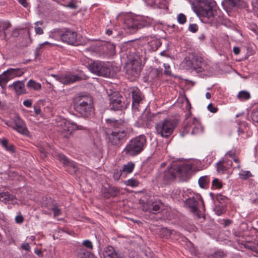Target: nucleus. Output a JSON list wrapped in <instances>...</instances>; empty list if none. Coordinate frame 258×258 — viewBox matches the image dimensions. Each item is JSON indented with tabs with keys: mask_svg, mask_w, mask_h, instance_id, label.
Returning <instances> with one entry per match:
<instances>
[{
	"mask_svg": "<svg viewBox=\"0 0 258 258\" xmlns=\"http://www.w3.org/2000/svg\"><path fill=\"white\" fill-rule=\"evenodd\" d=\"M196 171L189 161L176 163L164 171V177H184L191 176Z\"/></svg>",
	"mask_w": 258,
	"mask_h": 258,
	"instance_id": "obj_1",
	"label": "nucleus"
},
{
	"mask_svg": "<svg viewBox=\"0 0 258 258\" xmlns=\"http://www.w3.org/2000/svg\"><path fill=\"white\" fill-rule=\"evenodd\" d=\"M2 202L5 204L11 203L15 204L17 203L16 198L14 195L10 194L9 192H7V196H6L5 199L2 200Z\"/></svg>",
	"mask_w": 258,
	"mask_h": 258,
	"instance_id": "obj_29",
	"label": "nucleus"
},
{
	"mask_svg": "<svg viewBox=\"0 0 258 258\" xmlns=\"http://www.w3.org/2000/svg\"><path fill=\"white\" fill-rule=\"evenodd\" d=\"M23 104L28 107H31L32 105V102L29 100H24L23 102Z\"/></svg>",
	"mask_w": 258,
	"mask_h": 258,
	"instance_id": "obj_57",
	"label": "nucleus"
},
{
	"mask_svg": "<svg viewBox=\"0 0 258 258\" xmlns=\"http://www.w3.org/2000/svg\"><path fill=\"white\" fill-rule=\"evenodd\" d=\"M214 211L217 215H221L226 211V206L224 205H217L214 208Z\"/></svg>",
	"mask_w": 258,
	"mask_h": 258,
	"instance_id": "obj_36",
	"label": "nucleus"
},
{
	"mask_svg": "<svg viewBox=\"0 0 258 258\" xmlns=\"http://www.w3.org/2000/svg\"><path fill=\"white\" fill-rule=\"evenodd\" d=\"M88 69L92 73L98 76L109 77L110 75V69L105 62L95 61L88 64Z\"/></svg>",
	"mask_w": 258,
	"mask_h": 258,
	"instance_id": "obj_10",
	"label": "nucleus"
},
{
	"mask_svg": "<svg viewBox=\"0 0 258 258\" xmlns=\"http://www.w3.org/2000/svg\"><path fill=\"white\" fill-rule=\"evenodd\" d=\"M93 100L91 96L80 94L74 98V108L76 112L86 117L90 116L93 110Z\"/></svg>",
	"mask_w": 258,
	"mask_h": 258,
	"instance_id": "obj_3",
	"label": "nucleus"
},
{
	"mask_svg": "<svg viewBox=\"0 0 258 258\" xmlns=\"http://www.w3.org/2000/svg\"><path fill=\"white\" fill-rule=\"evenodd\" d=\"M177 21L180 24H184L186 21V16L183 14H179L177 17Z\"/></svg>",
	"mask_w": 258,
	"mask_h": 258,
	"instance_id": "obj_45",
	"label": "nucleus"
},
{
	"mask_svg": "<svg viewBox=\"0 0 258 258\" xmlns=\"http://www.w3.org/2000/svg\"><path fill=\"white\" fill-rule=\"evenodd\" d=\"M138 18L137 17H133L130 15H126L124 18L123 24V28L128 32L133 33L138 30Z\"/></svg>",
	"mask_w": 258,
	"mask_h": 258,
	"instance_id": "obj_14",
	"label": "nucleus"
},
{
	"mask_svg": "<svg viewBox=\"0 0 258 258\" xmlns=\"http://www.w3.org/2000/svg\"><path fill=\"white\" fill-rule=\"evenodd\" d=\"M139 203L142 205V209L145 212H149L151 213L156 214L159 213L163 206V204L160 201H145L140 200Z\"/></svg>",
	"mask_w": 258,
	"mask_h": 258,
	"instance_id": "obj_12",
	"label": "nucleus"
},
{
	"mask_svg": "<svg viewBox=\"0 0 258 258\" xmlns=\"http://www.w3.org/2000/svg\"><path fill=\"white\" fill-rule=\"evenodd\" d=\"M83 244L86 247L89 248H92V244L90 240H86L83 242Z\"/></svg>",
	"mask_w": 258,
	"mask_h": 258,
	"instance_id": "obj_53",
	"label": "nucleus"
},
{
	"mask_svg": "<svg viewBox=\"0 0 258 258\" xmlns=\"http://www.w3.org/2000/svg\"><path fill=\"white\" fill-rule=\"evenodd\" d=\"M51 76L54 78L56 80L64 85H68L81 80V78L80 76L71 74H63L61 75L52 74Z\"/></svg>",
	"mask_w": 258,
	"mask_h": 258,
	"instance_id": "obj_16",
	"label": "nucleus"
},
{
	"mask_svg": "<svg viewBox=\"0 0 258 258\" xmlns=\"http://www.w3.org/2000/svg\"><path fill=\"white\" fill-rule=\"evenodd\" d=\"M78 258H94V255L83 248H80L77 254Z\"/></svg>",
	"mask_w": 258,
	"mask_h": 258,
	"instance_id": "obj_26",
	"label": "nucleus"
},
{
	"mask_svg": "<svg viewBox=\"0 0 258 258\" xmlns=\"http://www.w3.org/2000/svg\"><path fill=\"white\" fill-rule=\"evenodd\" d=\"M25 70L22 69L11 68L5 71L7 77L9 79V81L14 77L21 76L25 72Z\"/></svg>",
	"mask_w": 258,
	"mask_h": 258,
	"instance_id": "obj_21",
	"label": "nucleus"
},
{
	"mask_svg": "<svg viewBox=\"0 0 258 258\" xmlns=\"http://www.w3.org/2000/svg\"><path fill=\"white\" fill-rule=\"evenodd\" d=\"M21 248L27 251H29L31 249L28 243H22L21 245Z\"/></svg>",
	"mask_w": 258,
	"mask_h": 258,
	"instance_id": "obj_51",
	"label": "nucleus"
},
{
	"mask_svg": "<svg viewBox=\"0 0 258 258\" xmlns=\"http://www.w3.org/2000/svg\"><path fill=\"white\" fill-rule=\"evenodd\" d=\"M1 143L3 146L7 150L10 152L14 151V147L12 144H9L8 141L6 139L1 140Z\"/></svg>",
	"mask_w": 258,
	"mask_h": 258,
	"instance_id": "obj_34",
	"label": "nucleus"
},
{
	"mask_svg": "<svg viewBox=\"0 0 258 258\" xmlns=\"http://www.w3.org/2000/svg\"><path fill=\"white\" fill-rule=\"evenodd\" d=\"M175 126L176 123L173 120L165 119L157 123L155 127L158 135L167 138L172 134Z\"/></svg>",
	"mask_w": 258,
	"mask_h": 258,
	"instance_id": "obj_7",
	"label": "nucleus"
},
{
	"mask_svg": "<svg viewBox=\"0 0 258 258\" xmlns=\"http://www.w3.org/2000/svg\"><path fill=\"white\" fill-rule=\"evenodd\" d=\"M188 30L192 33H196L198 30V26L196 24H190L188 27Z\"/></svg>",
	"mask_w": 258,
	"mask_h": 258,
	"instance_id": "obj_49",
	"label": "nucleus"
},
{
	"mask_svg": "<svg viewBox=\"0 0 258 258\" xmlns=\"http://www.w3.org/2000/svg\"><path fill=\"white\" fill-rule=\"evenodd\" d=\"M212 186L216 188H221L222 187V182L219 180L218 178H214L212 182Z\"/></svg>",
	"mask_w": 258,
	"mask_h": 258,
	"instance_id": "obj_44",
	"label": "nucleus"
},
{
	"mask_svg": "<svg viewBox=\"0 0 258 258\" xmlns=\"http://www.w3.org/2000/svg\"><path fill=\"white\" fill-rule=\"evenodd\" d=\"M199 204V201L196 200L194 197L186 199L184 202L185 207L188 208L193 213H195L198 211Z\"/></svg>",
	"mask_w": 258,
	"mask_h": 258,
	"instance_id": "obj_22",
	"label": "nucleus"
},
{
	"mask_svg": "<svg viewBox=\"0 0 258 258\" xmlns=\"http://www.w3.org/2000/svg\"><path fill=\"white\" fill-rule=\"evenodd\" d=\"M147 59L146 53L144 54L136 55L134 58L126 64V73L134 80L140 76L141 70V62L143 60Z\"/></svg>",
	"mask_w": 258,
	"mask_h": 258,
	"instance_id": "obj_5",
	"label": "nucleus"
},
{
	"mask_svg": "<svg viewBox=\"0 0 258 258\" xmlns=\"http://www.w3.org/2000/svg\"><path fill=\"white\" fill-rule=\"evenodd\" d=\"M251 117L255 125H258V107L253 110Z\"/></svg>",
	"mask_w": 258,
	"mask_h": 258,
	"instance_id": "obj_43",
	"label": "nucleus"
},
{
	"mask_svg": "<svg viewBox=\"0 0 258 258\" xmlns=\"http://www.w3.org/2000/svg\"><path fill=\"white\" fill-rule=\"evenodd\" d=\"M208 110L212 113H216L217 111V108L213 105L212 103H210L208 106Z\"/></svg>",
	"mask_w": 258,
	"mask_h": 258,
	"instance_id": "obj_50",
	"label": "nucleus"
},
{
	"mask_svg": "<svg viewBox=\"0 0 258 258\" xmlns=\"http://www.w3.org/2000/svg\"><path fill=\"white\" fill-rule=\"evenodd\" d=\"M15 221L17 223L21 224L24 221V218L21 215H17L15 217Z\"/></svg>",
	"mask_w": 258,
	"mask_h": 258,
	"instance_id": "obj_52",
	"label": "nucleus"
},
{
	"mask_svg": "<svg viewBox=\"0 0 258 258\" xmlns=\"http://www.w3.org/2000/svg\"><path fill=\"white\" fill-rule=\"evenodd\" d=\"M110 107L114 110H118L121 109L122 97L117 92H113L110 96Z\"/></svg>",
	"mask_w": 258,
	"mask_h": 258,
	"instance_id": "obj_17",
	"label": "nucleus"
},
{
	"mask_svg": "<svg viewBox=\"0 0 258 258\" xmlns=\"http://www.w3.org/2000/svg\"><path fill=\"white\" fill-rule=\"evenodd\" d=\"M210 180L209 178H199L198 183L202 188H207L208 186Z\"/></svg>",
	"mask_w": 258,
	"mask_h": 258,
	"instance_id": "obj_40",
	"label": "nucleus"
},
{
	"mask_svg": "<svg viewBox=\"0 0 258 258\" xmlns=\"http://www.w3.org/2000/svg\"><path fill=\"white\" fill-rule=\"evenodd\" d=\"M104 258H120L117 253L113 247L111 246H108L106 247L104 252Z\"/></svg>",
	"mask_w": 258,
	"mask_h": 258,
	"instance_id": "obj_23",
	"label": "nucleus"
},
{
	"mask_svg": "<svg viewBox=\"0 0 258 258\" xmlns=\"http://www.w3.org/2000/svg\"><path fill=\"white\" fill-rule=\"evenodd\" d=\"M14 129L17 131L20 134L24 135H27L28 131L26 126L25 123L23 120L18 117L14 122Z\"/></svg>",
	"mask_w": 258,
	"mask_h": 258,
	"instance_id": "obj_19",
	"label": "nucleus"
},
{
	"mask_svg": "<svg viewBox=\"0 0 258 258\" xmlns=\"http://www.w3.org/2000/svg\"><path fill=\"white\" fill-rule=\"evenodd\" d=\"M57 157L59 161L66 167L67 170L71 173V174L75 173L79 170L76 163L69 160L67 157L62 154H58Z\"/></svg>",
	"mask_w": 258,
	"mask_h": 258,
	"instance_id": "obj_15",
	"label": "nucleus"
},
{
	"mask_svg": "<svg viewBox=\"0 0 258 258\" xmlns=\"http://www.w3.org/2000/svg\"><path fill=\"white\" fill-rule=\"evenodd\" d=\"M153 78H159L162 75V70L160 69H153L150 72Z\"/></svg>",
	"mask_w": 258,
	"mask_h": 258,
	"instance_id": "obj_41",
	"label": "nucleus"
},
{
	"mask_svg": "<svg viewBox=\"0 0 258 258\" xmlns=\"http://www.w3.org/2000/svg\"><path fill=\"white\" fill-rule=\"evenodd\" d=\"M138 18V23L137 25L138 29L142 28L145 27H147L150 25V23L147 21L141 18V17H137Z\"/></svg>",
	"mask_w": 258,
	"mask_h": 258,
	"instance_id": "obj_37",
	"label": "nucleus"
},
{
	"mask_svg": "<svg viewBox=\"0 0 258 258\" xmlns=\"http://www.w3.org/2000/svg\"><path fill=\"white\" fill-rule=\"evenodd\" d=\"M216 200L219 203H222V202H224L227 199V197L221 195V194H217L215 197Z\"/></svg>",
	"mask_w": 258,
	"mask_h": 258,
	"instance_id": "obj_46",
	"label": "nucleus"
},
{
	"mask_svg": "<svg viewBox=\"0 0 258 258\" xmlns=\"http://www.w3.org/2000/svg\"><path fill=\"white\" fill-rule=\"evenodd\" d=\"M161 45V42L160 40L151 37L148 39V42L146 46L149 51L151 52L156 51Z\"/></svg>",
	"mask_w": 258,
	"mask_h": 258,
	"instance_id": "obj_20",
	"label": "nucleus"
},
{
	"mask_svg": "<svg viewBox=\"0 0 258 258\" xmlns=\"http://www.w3.org/2000/svg\"><path fill=\"white\" fill-rule=\"evenodd\" d=\"M18 1L21 5L25 8L27 7L28 6V3L27 2V0H18Z\"/></svg>",
	"mask_w": 258,
	"mask_h": 258,
	"instance_id": "obj_56",
	"label": "nucleus"
},
{
	"mask_svg": "<svg viewBox=\"0 0 258 258\" xmlns=\"http://www.w3.org/2000/svg\"><path fill=\"white\" fill-rule=\"evenodd\" d=\"M239 175L242 177H249L252 176L251 173L249 171H241Z\"/></svg>",
	"mask_w": 258,
	"mask_h": 258,
	"instance_id": "obj_48",
	"label": "nucleus"
},
{
	"mask_svg": "<svg viewBox=\"0 0 258 258\" xmlns=\"http://www.w3.org/2000/svg\"><path fill=\"white\" fill-rule=\"evenodd\" d=\"M214 5L212 0H199L197 5L192 6V9L200 18L211 19L214 18L216 13L213 9Z\"/></svg>",
	"mask_w": 258,
	"mask_h": 258,
	"instance_id": "obj_4",
	"label": "nucleus"
},
{
	"mask_svg": "<svg viewBox=\"0 0 258 258\" xmlns=\"http://www.w3.org/2000/svg\"><path fill=\"white\" fill-rule=\"evenodd\" d=\"M106 121L110 126L114 127L111 134L108 135L109 142L113 146H119L127 134L125 122L113 119H107Z\"/></svg>",
	"mask_w": 258,
	"mask_h": 258,
	"instance_id": "obj_2",
	"label": "nucleus"
},
{
	"mask_svg": "<svg viewBox=\"0 0 258 258\" xmlns=\"http://www.w3.org/2000/svg\"><path fill=\"white\" fill-rule=\"evenodd\" d=\"M9 81V79L7 77L5 71L0 75V86L3 89Z\"/></svg>",
	"mask_w": 258,
	"mask_h": 258,
	"instance_id": "obj_35",
	"label": "nucleus"
},
{
	"mask_svg": "<svg viewBox=\"0 0 258 258\" xmlns=\"http://www.w3.org/2000/svg\"><path fill=\"white\" fill-rule=\"evenodd\" d=\"M9 88L13 87L18 94L25 93L24 83L23 81L14 82L13 84L9 85Z\"/></svg>",
	"mask_w": 258,
	"mask_h": 258,
	"instance_id": "obj_24",
	"label": "nucleus"
},
{
	"mask_svg": "<svg viewBox=\"0 0 258 258\" xmlns=\"http://www.w3.org/2000/svg\"><path fill=\"white\" fill-rule=\"evenodd\" d=\"M34 110H35V112L36 114H39L41 112V109L38 107H35Z\"/></svg>",
	"mask_w": 258,
	"mask_h": 258,
	"instance_id": "obj_62",
	"label": "nucleus"
},
{
	"mask_svg": "<svg viewBox=\"0 0 258 258\" xmlns=\"http://www.w3.org/2000/svg\"><path fill=\"white\" fill-rule=\"evenodd\" d=\"M6 196H7V192H2L0 194V201H2V200H4L5 199Z\"/></svg>",
	"mask_w": 258,
	"mask_h": 258,
	"instance_id": "obj_60",
	"label": "nucleus"
},
{
	"mask_svg": "<svg viewBox=\"0 0 258 258\" xmlns=\"http://www.w3.org/2000/svg\"><path fill=\"white\" fill-rule=\"evenodd\" d=\"M184 61L186 63L188 67L202 68V64L204 63L203 59L202 57L195 56L192 60H190L189 57H186L184 58Z\"/></svg>",
	"mask_w": 258,
	"mask_h": 258,
	"instance_id": "obj_18",
	"label": "nucleus"
},
{
	"mask_svg": "<svg viewBox=\"0 0 258 258\" xmlns=\"http://www.w3.org/2000/svg\"><path fill=\"white\" fill-rule=\"evenodd\" d=\"M164 68L165 69V74H166L167 75L170 74V72L168 71V69L170 68L169 65L168 64H167V63H164Z\"/></svg>",
	"mask_w": 258,
	"mask_h": 258,
	"instance_id": "obj_58",
	"label": "nucleus"
},
{
	"mask_svg": "<svg viewBox=\"0 0 258 258\" xmlns=\"http://www.w3.org/2000/svg\"><path fill=\"white\" fill-rule=\"evenodd\" d=\"M162 232L165 233V236L167 237L170 236L171 234V232L167 228L163 229Z\"/></svg>",
	"mask_w": 258,
	"mask_h": 258,
	"instance_id": "obj_55",
	"label": "nucleus"
},
{
	"mask_svg": "<svg viewBox=\"0 0 258 258\" xmlns=\"http://www.w3.org/2000/svg\"><path fill=\"white\" fill-rule=\"evenodd\" d=\"M11 26V23L9 22H0V32L3 38L6 39L7 37V30Z\"/></svg>",
	"mask_w": 258,
	"mask_h": 258,
	"instance_id": "obj_25",
	"label": "nucleus"
},
{
	"mask_svg": "<svg viewBox=\"0 0 258 258\" xmlns=\"http://www.w3.org/2000/svg\"><path fill=\"white\" fill-rule=\"evenodd\" d=\"M145 136L140 135L132 140L126 145L123 152L127 155L135 156L141 153L146 145Z\"/></svg>",
	"mask_w": 258,
	"mask_h": 258,
	"instance_id": "obj_6",
	"label": "nucleus"
},
{
	"mask_svg": "<svg viewBox=\"0 0 258 258\" xmlns=\"http://www.w3.org/2000/svg\"><path fill=\"white\" fill-rule=\"evenodd\" d=\"M68 7L73 8V9H76L77 8L76 5L72 3H70L68 4Z\"/></svg>",
	"mask_w": 258,
	"mask_h": 258,
	"instance_id": "obj_63",
	"label": "nucleus"
},
{
	"mask_svg": "<svg viewBox=\"0 0 258 258\" xmlns=\"http://www.w3.org/2000/svg\"><path fill=\"white\" fill-rule=\"evenodd\" d=\"M132 108L134 111H143L144 107H142L143 104L144 96L140 90L137 88H134L132 91Z\"/></svg>",
	"mask_w": 258,
	"mask_h": 258,
	"instance_id": "obj_11",
	"label": "nucleus"
},
{
	"mask_svg": "<svg viewBox=\"0 0 258 258\" xmlns=\"http://www.w3.org/2000/svg\"><path fill=\"white\" fill-rule=\"evenodd\" d=\"M252 11L258 18V0H251Z\"/></svg>",
	"mask_w": 258,
	"mask_h": 258,
	"instance_id": "obj_42",
	"label": "nucleus"
},
{
	"mask_svg": "<svg viewBox=\"0 0 258 258\" xmlns=\"http://www.w3.org/2000/svg\"><path fill=\"white\" fill-rule=\"evenodd\" d=\"M126 185L130 186L132 187L138 186L139 184V182L135 178H130L125 182Z\"/></svg>",
	"mask_w": 258,
	"mask_h": 258,
	"instance_id": "obj_39",
	"label": "nucleus"
},
{
	"mask_svg": "<svg viewBox=\"0 0 258 258\" xmlns=\"http://www.w3.org/2000/svg\"><path fill=\"white\" fill-rule=\"evenodd\" d=\"M240 3V0H225L223 2V4L225 7L232 9L233 7L239 6Z\"/></svg>",
	"mask_w": 258,
	"mask_h": 258,
	"instance_id": "obj_28",
	"label": "nucleus"
},
{
	"mask_svg": "<svg viewBox=\"0 0 258 258\" xmlns=\"http://www.w3.org/2000/svg\"><path fill=\"white\" fill-rule=\"evenodd\" d=\"M35 253L38 256L42 255V251L40 249H36L35 250Z\"/></svg>",
	"mask_w": 258,
	"mask_h": 258,
	"instance_id": "obj_64",
	"label": "nucleus"
},
{
	"mask_svg": "<svg viewBox=\"0 0 258 258\" xmlns=\"http://www.w3.org/2000/svg\"><path fill=\"white\" fill-rule=\"evenodd\" d=\"M226 163V160L222 159L217 163V171L219 173H223L226 171V168L225 164Z\"/></svg>",
	"mask_w": 258,
	"mask_h": 258,
	"instance_id": "obj_33",
	"label": "nucleus"
},
{
	"mask_svg": "<svg viewBox=\"0 0 258 258\" xmlns=\"http://www.w3.org/2000/svg\"><path fill=\"white\" fill-rule=\"evenodd\" d=\"M108 186V189L107 191V194L105 195V197L107 198L109 197H116L119 194V190L117 188L109 185Z\"/></svg>",
	"mask_w": 258,
	"mask_h": 258,
	"instance_id": "obj_30",
	"label": "nucleus"
},
{
	"mask_svg": "<svg viewBox=\"0 0 258 258\" xmlns=\"http://www.w3.org/2000/svg\"><path fill=\"white\" fill-rule=\"evenodd\" d=\"M135 164L133 163L129 162L127 164L124 165L122 170H120V175L124 176V174L131 173L134 170Z\"/></svg>",
	"mask_w": 258,
	"mask_h": 258,
	"instance_id": "obj_27",
	"label": "nucleus"
},
{
	"mask_svg": "<svg viewBox=\"0 0 258 258\" xmlns=\"http://www.w3.org/2000/svg\"><path fill=\"white\" fill-rule=\"evenodd\" d=\"M85 130L86 127L84 125L78 124L73 121L63 120L59 124V132L64 138H69L73 131Z\"/></svg>",
	"mask_w": 258,
	"mask_h": 258,
	"instance_id": "obj_9",
	"label": "nucleus"
},
{
	"mask_svg": "<svg viewBox=\"0 0 258 258\" xmlns=\"http://www.w3.org/2000/svg\"><path fill=\"white\" fill-rule=\"evenodd\" d=\"M27 86L28 88L36 91L40 90L41 88V84L33 80H30L28 82Z\"/></svg>",
	"mask_w": 258,
	"mask_h": 258,
	"instance_id": "obj_31",
	"label": "nucleus"
},
{
	"mask_svg": "<svg viewBox=\"0 0 258 258\" xmlns=\"http://www.w3.org/2000/svg\"><path fill=\"white\" fill-rule=\"evenodd\" d=\"M204 128L199 120L194 117L191 122L184 127L183 132L187 134L191 131L192 135H197L203 133Z\"/></svg>",
	"mask_w": 258,
	"mask_h": 258,
	"instance_id": "obj_13",
	"label": "nucleus"
},
{
	"mask_svg": "<svg viewBox=\"0 0 258 258\" xmlns=\"http://www.w3.org/2000/svg\"><path fill=\"white\" fill-rule=\"evenodd\" d=\"M58 35L61 41L70 45H75L77 43V33L76 31L70 29H64L63 31L59 30H54L50 35V37H53Z\"/></svg>",
	"mask_w": 258,
	"mask_h": 258,
	"instance_id": "obj_8",
	"label": "nucleus"
},
{
	"mask_svg": "<svg viewBox=\"0 0 258 258\" xmlns=\"http://www.w3.org/2000/svg\"><path fill=\"white\" fill-rule=\"evenodd\" d=\"M233 52L235 54L237 55L240 52V49L238 47H234L233 48Z\"/></svg>",
	"mask_w": 258,
	"mask_h": 258,
	"instance_id": "obj_59",
	"label": "nucleus"
},
{
	"mask_svg": "<svg viewBox=\"0 0 258 258\" xmlns=\"http://www.w3.org/2000/svg\"><path fill=\"white\" fill-rule=\"evenodd\" d=\"M39 152L41 154V156L42 158H45L47 156V152L45 151L44 149L43 148H39Z\"/></svg>",
	"mask_w": 258,
	"mask_h": 258,
	"instance_id": "obj_54",
	"label": "nucleus"
},
{
	"mask_svg": "<svg viewBox=\"0 0 258 258\" xmlns=\"http://www.w3.org/2000/svg\"><path fill=\"white\" fill-rule=\"evenodd\" d=\"M227 155L231 158H233L235 156V153L230 151L227 153Z\"/></svg>",
	"mask_w": 258,
	"mask_h": 258,
	"instance_id": "obj_61",
	"label": "nucleus"
},
{
	"mask_svg": "<svg viewBox=\"0 0 258 258\" xmlns=\"http://www.w3.org/2000/svg\"><path fill=\"white\" fill-rule=\"evenodd\" d=\"M237 97L241 100H247L250 97V95L247 91H241L239 92Z\"/></svg>",
	"mask_w": 258,
	"mask_h": 258,
	"instance_id": "obj_38",
	"label": "nucleus"
},
{
	"mask_svg": "<svg viewBox=\"0 0 258 258\" xmlns=\"http://www.w3.org/2000/svg\"><path fill=\"white\" fill-rule=\"evenodd\" d=\"M43 25V21H37L34 23V30L37 35H42L44 33L43 28L40 27V26H42Z\"/></svg>",
	"mask_w": 258,
	"mask_h": 258,
	"instance_id": "obj_32",
	"label": "nucleus"
},
{
	"mask_svg": "<svg viewBox=\"0 0 258 258\" xmlns=\"http://www.w3.org/2000/svg\"><path fill=\"white\" fill-rule=\"evenodd\" d=\"M49 209L53 212L54 217L58 216L60 215L61 212L60 209L55 206H52V207L50 208Z\"/></svg>",
	"mask_w": 258,
	"mask_h": 258,
	"instance_id": "obj_47",
	"label": "nucleus"
}]
</instances>
